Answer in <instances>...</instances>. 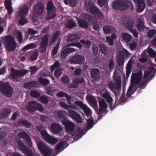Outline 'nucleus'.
Wrapping results in <instances>:
<instances>
[{
	"label": "nucleus",
	"instance_id": "6e6552de",
	"mask_svg": "<svg viewBox=\"0 0 156 156\" xmlns=\"http://www.w3.org/2000/svg\"><path fill=\"white\" fill-rule=\"evenodd\" d=\"M37 146L41 154L44 156H50L52 154L51 150L42 141L37 143Z\"/></svg>",
	"mask_w": 156,
	"mask_h": 156
},
{
	"label": "nucleus",
	"instance_id": "c03bdc74",
	"mask_svg": "<svg viewBox=\"0 0 156 156\" xmlns=\"http://www.w3.org/2000/svg\"><path fill=\"white\" fill-rule=\"evenodd\" d=\"M36 47L37 45L35 44L31 43L23 47L22 50L23 51H25L30 49H34Z\"/></svg>",
	"mask_w": 156,
	"mask_h": 156
},
{
	"label": "nucleus",
	"instance_id": "dca6fc26",
	"mask_svg": "<svg viewBox=\"0 0 156 156\" xmlns=\"http://www.w3.org/2000/svg\"><path fill=\"white\" fill-rule=\"evenodd\" d=\"M69 116L74 119L78 123L82 122V119L81 117L77 112L72 110H69L68 111Z\"/></svg>",
	"mask_w": 156,
	"mask_h": 156
},
{
	"label": "nucleus",
	"instance_id": "a19ab883",
	"mask_svg": "<svg viewBox=\"0 0 156 156\" xmlns=\"http://www.w3.org/2000/svg\"><path fill=\"white\" fill-rule=\"evenodd\" d=\"M87 98L94 106L97 105V101L94 97L90 95H87Z\"/></svg>",
	"mask_w": 156,
	"mask_h": 156
},
{
	"label": "nucleus",
	"instance_id": "79ce46f5",
	"mask_svg": "<svg viewBox=\"0 0 156 156\" xmlns=\"http://www.w3.org/2000/svg\"><path fill=\"white\" fill-rule=\"evenodd\" d=\"M104 32L105 34H109L112 33L114 30V29L112 27L108 26H104L103 28Z\"/></svg>",
	"mask_w": 156,
	"mask_h": 156
},
{
	"label": "nucleus",
	"instance_id": "864d4df0",
	"mask_svg": "<svg viewBox=\"0 0 156 156\" xmlns=\"http://www.w3.org/2000/svg\"><path fill=\"white\" fill-rule=\"evenodd\" d=\"M156 34V30L152 29L149 30L147 33V36L150 38L153 37Z\"/></svg>",
	"mask_w": 156,
	"mask_h": 156
},
{
	"label": "nucleus",
	"instance_id": "1a4fd4ad",
	"mask_svg": "<svg viewBox=\"0 0 156 156\" xmlns=\"http://www.w3.org/2000/svg\"><path fill=\"white\" fill-rule=\"evenodd\" d=\"M29 8L27 5H25L18 12V16L20 17L19 23L21 25H23L28 22L27 20L26 19V16L29 11Z\"/></svg>",
	"mask_w": 156,
	"mask_h": 156
},
{
	"label": "nucleus",
	"instance_id": "f257e3e1",
	"mask_svg": "<svg viewBox=\"0 0 156 156\" xmlns=\"http://www.w3.org/2000/svg\"><path fill=\"white\" fill-rule=\"evenodd\" d=\"M142 76L143 74L141 71L132 74L131 76L130 85L126 93L127 96L130 97L132 95L134 94L137 89L138 88H136L135 89L134 87L139 84L140 82L142 81Z\"/></svg>",
	"mask_w": 156,
	"mask_h": 156
},
{
	"label": "nucleus",
	"instance_id": "39448f33",
	"mask_svg": "<svg viewBox=\"0 0 156 156\" xmlns=\"http://www.w3.org/2000/svg\"><path fill=\"white\" fill-rule=\"evenodd\" d=\"M2 41L4 44L5 48L7 51H13L15 50L17 45L12 36L9 35L3 37Z\"/></svg>",
	"mask_w": 156,
	"mask_h": 156
},
{
	"label": "nucleus",
	"instance_id": "4d7b16f0",
	"mask_svg": "<svg viewBox=\"0 0 156 156\" xmlns=\"http://www.w3.org/2000/svg\"><path fill=\"white\" fill-rule=\"evenodd\" d=\"M60 66V64L57 61L55 62L54 64L51 66V71L53 72L55 69H58Z\"/></svg>",
	"mask_w": 156,
	"mask_h": 156
},
{
	"label": "nucleus",
	"instance_id": "bb28decb",
	"mask_svg": "<svg viewBox=\"0 0 156 156\" xmlns=\"http://www.w3.org/2000/svg\"><path fill=\"white\" fill-rule=\"evenodd\" d=\"M17 123L20 126H23L26 128H29L32 125V123L28 121L23 119L19 120Z\"/></svg>",
	"mask_w": 156,
	"mask_h": 156
},
{
	"label": "nucleus",
	"instance_id": "e2e57ef3",
	"mask_svg": "<svg viewBox=\"0 0 156 156\" xmlns=\"http://www.w3.org/2000/svg\"><path fill=\"white\" fill-rule=\"evenodd\" d=\"M28 32L29 34H31V36L30 37V39H32L33 38V37L32 36V35L37 34V31L34 30L32 29L29 28L28 29Z\"/></svg>",
	"mask_w": 156,
	"mask_h": 156
},
{
	"label": "nucleus",
	"instance_id": "f3484780",
	"mask_svg": "<svg viewBox=\"0 0 156 156\" xmlns=\"http://www.w3.org/2000/svg\"><path fill=\"white\" fill-rule=\"evenodd\" d=\"M74 103L80 107L86 115L87 117H90L91 116V110L86 105L83 103L82 101H75Z\"/></svg>",
	"mask_w": 156,
	"mask_h": 156
},
{
	"label": "nucleus",
	"instance_id": "f704fd0d",
	"mask_svg": "<svg viewBox=\"0 0 156 156\" xmlns=\"http://www.w3.org/2000/svg\"><path fill=\"white\" fill-rule=\"evenodd\" d=\"M132 61L130 60L128 62L126 67V77H128L130 75L132 69Z\"/></svg>",
	"mask_w": 156,
	"mask_h": 156
},
{
	"label": "nucleus",
	"instance_id": "aec40b11",
	"mask_svg": "<svg viewBox=\"0 0 156 156\" xmlns=\"http://www.w3.org/2000/svg\"><path fill=\"white\" fill-rule=\"evenodd\" d=\"M91 78L94 81L98 80L101 78L100 72L97 68H93L90 71Z\"/></svg>",
	"mask_w": 156,
	"mask_h": 156
},
{
	"label": "nucleus",
	"instance_id": "774afa93",
	"mask_svg": "<svg viewBox=\"0 0 156 156\" xmlns=\"http://www.w3.org/2000/svg\"><path fill=\"white\" fill-rule=\"evenodd\" d=\"M25 154L26 156H39L37 154H34L31 149L26 153Z\"/></svg>",
	"mask_w": 156,
	"mask_h": 156
},
{
	"label": "nucleus",
	"instance_id": "a211bd4d",
	"mask_svg": "<svg viewBox=\"0 0 156 156\" xmlns=\"http://www.w3.org/2000/svg\"><path fill=\"white\" fill-rule=\"evenodd\" d=\"M18 136L20 138L23 139L26 142V144L29 147H32V144L31 139L28 134L25 131L20 132L18 134Z\"/></svg>",
	"mask_w": 156,
	"mask_h": 156
},
{
	"label": "nucleus",
	"instance_id": "6e6d98bb",
	"mask_svg": "<svg viewBox=\"0 0 156 156\" xmlns=\"http://www.w3.org/2000/svg\"><path fill=\"white\" fill-rule=\"evenodd\" d=\"M59 43H58L54 47L53 49H52L51 52V54L53 56H55L59 48Z\"/></svg>",
	"mask_w": 156,
	"mask_h": 156
},
{
	"label": "nucleus",
	"instance_id": "f8f14e48",
	"mask_svg": "<svg viewBox=\"0 0 156 156\" xmlns=\"http://www.w3.org/2000/svg\"><path fill=\"white\" fill-rule=\"evenodd\" d=\"M98 100L100 109L99 111L97 112V114L99 115V119H102L103 116L102 115V113L106 112L107 104L103 99L100 98Z\"/></svg>",
	"mask_w": 156,
	"mask_h": 156
},
{
	"label": "nucleus",
	"instance_id": "a18cd8bd",
	"mask_svg": "<svg viewBox=\"0 0 156 156\" xmlns=\"http://www.w3.org/2000/svg\"><path fill=\"white\" fill-rule=\"evenodd\" d=\"M38 81L41 84L44 86H47L49 83V81L48 80L41 77H40L39 78Z\"/></svg>",
	"mask_w": 156,
	"mask_h": 156
},
{
	"label": "nucleus",
	"instance_id": "ddd939ff",
	"mask_svg": "<svg viewBox=\"0 0 156 156\" xmlns=\"http://www.w3.org/2000/svg\"><path fill=\"white\" fill-rule=\"evenodd\" d=\"M102 97L106 99L107 103L110 104V108L111 110H113L117 106V105L116 104V101L114 106H112V101L113 99L112 97H111L109 94L108 91L106 90L104 93H102L101 94ZM116 98V101L117 97Z\"/></svg>",
	"mask_w": 156,
	"mask_h": 156
},
{
	"label": "nucleus",
	"instance_id": "423d86ee",
	"mask_svg": "<svg viewBox=\"0 0 156 156\" xmlns=\"http://www.w3.org/2000/svg\"><path fill=\"white\" fill-rule=\"evenodd\" d=\"M13 89L8 82H0V92L6 97H11L13 93Z\"/></svg>",
	"mask_w": 156,
	"mask_h": 156
},
{
	"label": "nucleus",
	"instance_id": "4c0bfd02",
	"mask_svg": "<svg viewBox=\"0 0 156 156\" xmlns=\"http://www.w3.org/2000/svg\"><path fill=\"white\" fill-rule=\"evenodd\" d=\"M123 41L125 42H129L131 41L132 36L127 33H123L122 34Z\"/></svg>",
	"mask_w": 156,
	"mask_h": 156
},
{
	"label": "nucleus",
	"instance_id": "393cba45",
	"mask_svg": "<svg viewBox=\"0 0 156 156\" xmlns=\"http://www.w3.org/2000/svg\"><path fill=\"white\" fill-rule=\"evenodd\" d=\"M75 51V49L71 48H67L62 51L60 54V56L62 58H65L69 54Z\"/></svg>",
	"mask_w": 156,
	"mask_h": 156
},
{
	"label": "nucleus",
	"instance_id": "c9c22d12",
	"mask_svg": "<svg viewBox=\"0 0 156 156\" xmlns=\"http://www.w3.org/2000/svg\"><path fill=\"white\" fill-rule=\"evenodd\" d=\"M41 136L47 142H49L52 136L49 135L46 130H43L41 132Z\"/></svg>",
	"mask_w": 156,
	"mask_h": 156
},
{
	"label": "nucleus",
	"instance_id": "412c9836",
	"mask_svg": "<svg viewBox=\"0 0 156 156\" xmlns=\"http://www.w3.org/2000/svg\"><path fill=\"white\" fill-rule=\"evenodd\" d=\"M44 11L43 5L41 2H38L34 6L33 11L36 14H41Z\"/></svg>",
	"mask_w": 156,
	"mask_h": 156
},
{
	"label": "nucleus",
	"instance_id": "7c9ffc66",
	"mask_svg": "<svg viewBox=\"0 0 156 156\" xmlns=\"http://www.w3.org/2000/svg\"><path fill=\"white\" fill-rule=\"evenodd\" d=\"M11 111V109L10 108H5L2 112H0V119L7 117L10 114Z\"/></svg>",
	"mask_w": 156,
	"mask_h": 156
},
{
	"label": "nucleus",
	"instance_id": "0eeeda50",
	"mask_svg": "<svg viewBox=\"0 0 156 156\" xmlns=\"http://www.w3.org/2000/svg\"><path fill=\"white\" fill-rule=\"evenodd\" d=\"M92 19V16L89 14H84L81 16V17L77 18L76 20L79 26L81 27L87 28L89 24L87 20L90 21Z\"/></svg>",
	"mask_w": 156,
	"mask_h": 156
},
{
	"label": "nucleus",
	"instance_id": "3c124183",
	"mask_svg": "<svg viewBox=\"0 0 156 156\" xmlns=\"http://www.w3.org/2000/svg\"><path fill=\"white\" fill-rule=\"evenodd\" d=\"M61 34V32L59 31H57L55 32L51 40V43H54L55 42L56 40L60 36Z\"/></svg>",
	"mask_w": 156,
	"mask_h": 156
},
{
	"label": "nucleus",
	"instance_id": "09e8293b",
	"mask_svg": "<svg viewBox=\"0 0 156 156\" xmlns=\"http://www.w3.org/2000/svg\"><path fill=\"white\" fill-rule=\"evenodd\" d=\"M87 128L88 129H89L92 128L94 124V120L92 118H90L87 121Z\"/></svg>",
	"mask_w": 156,
	"mask_h": 156
},
{
	"label": "nucleus",
	"instance_id": "4468645a",
	"mask_svg": "<svg viewBox=\"0 0 156 156\" xmlns=\"http://www.w3.org/2000/svg\"><path fill=\"white\" fill-rule=\"evenodd\" d=\"M48 34L44 35L41 38L42 41L40 43L39 50L41 53L45 52L46 50L48 43Z\"/></svg>",
	"mask_w": 156,
	"mask_h": 156
},
{
	"label": "nucleus",
	"instance_id": "69168bd1",
	"mask_svg": "<svg viewBox=\"0 0 156 156\" xmlns=\"http://www.w3.org/2000/svg\"><path fill=\"white\" fill-rule=\"evenodd\" d=\"M129 45L132 50H134L137 47V44L135 42H133L130 43Z\"/></svg>",
	"mask_w": 156,
	"mask_h": 156
},
{
	"label": "nucleus",
	"instance_id": "5fc2aeb1",
	"mask_svg": "<svg viewBox=\"0 0 156 156\" xmlns=\"http://www.w3.org/2000/svg\"><path fill=\"white\" fill-rule=\"evenodd\" d=\"M30 95L31 97L37 98L40 96V94L36 90H32L30 91Z\"/></svg>",
	"mask_w": 156,
	"mask_h": 156
},
{
	"label": "nucleus",
	"instance_id": "473e14b6",
	"mask_svg": "<svg viewBox=\"0 0 156 156\" xmlns=\"http://www.w3.org/2000/svg\"><path fill=\"white\" fill-rule=\"evenodd\" d=\"M4 4L6 9L8 10L9 14L12 13L13 10L12 6V1L11 0H5Z\"/></svg>",
	"mask_w": 156,
	"mask_h": 156
},
{
	"label": "nucleus",
	"instance_id": "7ed1b4c3",
	"mask_svg": "<svg viewBox=\"0 0 156 156\" xmlns=\"http://www.w3.org/2000/svg\"><path fill=\"white\" fill-rule=\"evenodd\" d=\"M113 8L118 10L123 11L129 8L131 11L134 10V7L130 0H116L113 2Z\"/></svg>",
	"mask_w": 156,
	"mask_h": 156
},
{
	"label": "nucleus",
	"instance_id": "9b49d317",
	"mask_svg": "<svg viewBox=\"0 0 156 156\" xmlns=\"http://www.w3.org/2000/svg\"><path fill=\"white\" fill-rule=\"evenodd\" d=\"M47 10L48 13L47 19L50 20L55 17V8L52 1L48 2L47 5Z\"/></svg>",
	"mask_w": 156,
	"mask_h": 156
},
{
	"label": "nucleus",
	"instance_id": "e433bc0d",
	"mask_svg": "<svg viewBox=\"0 0 156 156\" xmlns=\"http://www.w3.org/2000/svg\"><path fill=\"white\" fill-rule=\"evenodd\" d=\"M80 39V37L76 34H72L70 35L68 37L67 41L73 42L74 41H77Z\"/></svg>",
	"mask_w": 156,
	"mask_h": 156
},
{
	"label": "nucleus",
	"instance_id": "2eb2a0df",
	"mask_svg": "<svg viewBox=\"0 0 156 156\" xmlns=\"http://www.w3.org/2000/svg\"><path fill=\"white\" fill-rule=\"evenodd\" d=\"M63 125L65 126L66 130L68 133L73 132L75 129V124L66 118H64L61 121Z\"/></svg>",
	"mask_w": 156,
	"mask_h": 156
},
{
	"label": "nucleus",
	"instance_id": "680f3d73",
	"mask_svg": "<svg viewBox=\"0 0 156 156\" xmlns=\"http://www.w3.org/2000/svg\"><path fill=\"white\" fill-rule=\"evenodd\" d=\"M108 67L109 69L112 70L114 69V60L113 59H110Z\"/></svg>",
	"mask_w": 156,
	"mask_h": 156
},
{
	"label": "nucleus",
	"instance_id": "9d476101",
	"mask_svg": "<svg viewBox=\"0 0 156 156\" xmlns=\"http://www.w3.org/2000/svg\"><path fill=\"white\" fill-rule=\"evenodd\" d=\"M11 72L12 73L11 74V76L14 80L16 81H19L18 77H22L28 73V70L26 69L22 70H15L12 68H11Z\"/></svg>",
	"mask_w": 156,
	"mask_h": 156
},
{
	"label": "nucleus",
	"instance_id": "338daca9",
	"mask_svg": "<svg viewBox=\"0 0 156 156\" xmlns=\"http://www.w3.org/2000/svg\"><path fill=\"white\" fill-rule=\"evenodd\" d=\"M58 141V140L56 138H55L52 136L50 140L49 143L51 144L52 145L55 144Z\"/></svg>",
	"mask_w": 156,
	"mask_h": 156
},
{
	"label": "nucleus",
	"instance_id": "0e129e2a",
	"mask_svg": "<svg viewBox=\"0 0 156 156\" xmlns=\"http://www.w3.org/2000/svg\"><path fill=\"white\" fill-rule=\"evenodd\" d=\"M37 110L40 112H42L44 111V109L41 104L37 103L36 107V110Z\"/></svg>",
	"mask_w": 156,
	"mask_h": 156
},
{
	"label": "nucleus",
	"instance_id": "603ef678",
	"mask_svg": "<svg viewBox=\"0 0 156 156\" xmlns=\"http://www.w3.org/2000/svg\"><path fill=\"white\" fill-rule=\"evenodd\" d=\"M40 101L44 104H47L48 101V97L45 96L41 95L39 98Z\"/></svg>",
	"mask_w": 156,
	"mask_h": 156
},
{
	"label": "nucleus",
	"instance_id": "5701e85b",
	"mask_svg": "<svg viewBox=\"0 0 156 156\" xmlns=\"http://www.w3.org/2000/svg\"><path fill=\"white\" fill-rule=\"evenodd\" d=\"M51 128L52 131L57 134L59 133L62 129L60 125L56 122L51 124Z\"/></svg>",
	"mask_w": 156,
	"mask_h": 156
},
{
	"label": "nucleus",
	"instance_id": "b1692460",
	"mask_svg": "<svg viewBox=\"0 0 156 156\" xmlns=\"http://www.w3.org/2000/svg\"><path fill=\"white\" fill-rule=\"evenodd\" d=\"M37 103L34 101H31L28 102L27 106V109L30 112H33L36 110V107Z\"/></svg>",
	"mask_w": 156,
	"mask_h": 156
},
{
	"label": "nucleus",
	"instance_id": "c85d7f7f",
	"mask_svg": "<svg viewBox=\"0 0 156 156\" xmlns=\"http://www.w3.org/2000/svg\"><path fill=\"white\" fill-rule=\"evenodd\" d=\"M76 26V23L75 21L73 20H67L65 24V27L70 29L75 28Z\"/></svg>",
	"mask_w": 156,
	"mask_h": 156
},
{
	"label": "nucleus",
	"instance_id": "58836bf2",
	"mask_svg": "<svg viewBox=\"0 0 156 156\" xmlns=\"http://www.w3.org/2000/svg\"><path fill=\"white\" fill-rule=\"evenodd\" d=\"M84 81L83 78H74L73 80V82L74 85L75 87H77L79 83H81Z\"/></svg>",
	"mask_w": 156,
	"mask_h": 156
},
{
	"label": "nucleus",
	"instance_id": "de8ad7c7",
	"mask_svg": "<svg viewBox=\"0 0 156 156\" xmlns=\"http://www.w3.org/2000/svg\"><path fill=\"white\" fill-rule=\"evenodd\" d=\"M147 52L149 56L154 57H156V52L150 47H148L147 49Z\"/></svg>",
	"mask_w": 156,
	"mask_h": 156
},
{
	"label": "nucleus",
	"instance_id": "8fccbe9b",
	"mask_svg": "<svg viewBox=\"0 0 156 156\" xmlns=\"http://www.w3.org/2000/svg\"><path fill=\"white\" fill-rule=\"evenodd\" d=\"M38 53L37 51H35L34 52L31 54L30 59L31 61H34L36 60L38 56Z\"/></svg>",
	"mask_w": 156,
	"mask_h": 156
},
{
	"label": "nucleus",
	"instance_id": "49530a36",
	"mask_svg": "<svg viewBox=\"0 0 156 156\" xmlns=\"http://www.w3.org/2000/svg\"><path fill=\"white\" fill-rule=\"evenodd\" d=\"M101 52L105 55L107 54L108 51V48L106 45L103 44H101L100 45Z\"/></svg>",
	"mask_w": 156,
	"mask_h": 156
},
{
	"label": "nucleus",
	"instance_id": "cd10ccee",
	"mask_svg": "<svg viewBox=\"0 0 156 156\" xmlns=\"http://www.w3.org/2000/svg\"><path fill=\"white\" fill-rule=\"evenodd\" d=\"M17 143L19 149L24 154L30 149L24 145L22 141L20 140H18Z\"/></svg>",
	"mask_w": 156,
	"mask_h": 156
},
{
	"label": "nucleus",
	"instance_id": "a878e982",
	"mask_svg": "<svg viewBox=\"0 0 156 156\" xmlns=\"http://www.w3.org/2000/svg\"><path fill=\"white\" fill-rule=\"evenodd\" d=\"M83 130L81 128L79 127L76 128L72 136H74V138L77 140L82 137L83 134Z\"/></svg>",
	"mask_w": 156,
	"mask_h": 156
},
{
	"label": "nucleus",
	"instance_id": "4be33fe9",
	"mask_svg": "<svg viewBox=\"0 0 156 156\" xmlns=\"http://www.w3.org/2000/svg\"><path fill=\"white\" fill-rule=\"evenodd\" d=\"M137 4V11L138 12H142L144 9L145 5L144 0H133Z\"/></svg>",
	"mask_w": 156,
	"mask_h": 156
},
{
	"label": "nucleus",
	"instance_id": "72a5a7b5",
	"mask_svg": "<svg viewBox=\"0 0 156 156\" xmlns=\"http://www.w3.org/2000/svg\"><path fill=\"white\" fill-rule=\"evenodd\" d=\"M133 20L129 19L128 21L124 23V25L125 27L129 30H131L133 28Z\"/></svg>",
	"mask_w": 156,
	"mask_h": 156
},
{
	"label": "nucleus",
	"instance_id": "f03ea898",
	"mask_svg": "<svg viewBox=\"0 0 156 156\" xmlns=\"http://www.w3.org/2000/svg\"><path fill=\"white\" fill-rule=\"evenodd\" d=\"M113 79L115 82H109L108 86L110 90L114 94L116 97L119 95L121 90V77L115 74L114 73Z\"/></svg>",
	"mask_w": 156,
	"mask_h": 156
},
{
	"label": "nucleus",
	"instance_id": "2f4dec72",
	"mask_svg": "<svg viewBox=\"0 0 156 156\" xmlns=\"http://www.w3.org/2000/svg\"><path fill=\"white\" fill-rule=\"evenodd\" d=\"M37 84V81H31L25 83L24 85V87L27 89H30L32 88L36 87Z\"/></svg>",
	"mask_w": 156,
	"mask_h": 156
},
{
	"label": "nucleus",
	"instance_id": "6ab92c4d",
	"mask_svg": "<svg viewBox=\"0 0 156 156\" xmlns=\"http://www.w3.org/2000/svg\"><path fill=\"white\" fill-rule=\"evenodd\" d=\"M84 60V57L81 55H75L69 59V62L71 63L74 64H82Z\"/></svg>",
	"mask_w": 156,
	"mask_h": 156
},
{
	"label": "nucleus",
	"instance_id": "20e7f679",
	"mask_svg": "<svg viewBox=\"0 0 156 156\" xmlns=\"http://www.w3.org/2000/svg\"><path fill=\"white\" fill-rule=\"evenodd\" d=\"M85 2L86 8L91 14L96 16L100 19H102L103 17V13L92 0H85Z\"/></svg>",
	"mask_w": 156,
	"mask_h": 156
},
{
	"label": "nucleus",
	"instance_id": "c756f323",
	"mask_svg": "<svg viewBox=\"0 0 156 156\" xmlns=\"http://www.w3.org/2000/svg\"><path fill=\"white\" fill-rule=\"evenodd\" d=\"M56 96L58 98L66 97L68 101V103L69 104H71V97L67 93L62 91H60L57 93Z\"/></svg>",
	"mask_w": 156,
	"mask_h": 156
},
{
	"label": "nucleus",
	"instance_id": "052dcab7",
	"mask_svg": "<svg viewBox=\"0 0 156 156\" xmlns=\"http://www.w3.org/2000/svg\"><path fill=\"white\" fill-rule=\"evenodd\" d=\"M17 38L20 44L22 43L23 40V35L22 34L20 31L17 32Z\"/></svg>",
	"mask_w": 156,
	"mask_h": 156
},
{
	"label": "nucleus",
	"instance_id": "37998d69",
	"mask_svg": "<svg viewBox=\"0 0 156 156\" xmlns=\"http://www.w3.org/2000/svg\"><path fill=\"white\" fill-rule=\"evenodd\" d=\"M66 144V141H64L58 143L56 145L55 147V148L57 151H59L60 152V151H59L60 150L62 147L63 149H64L66 147H65Z\"/></svg>",
	"mask_w": 156,
	"mask_h": 156
},
{
	"label": "nucleus",
	"instance_id": "13d9d810",
	"mask_svg": "<svg viewBox=\"0 0 156 156\" xmlns=\"http://www.w3.org/2000/svg\"><path fill=\"white\" fill-rule=\"evenodd\" d=\"M62 74V70L60 69H56L55 72V76L57 78H59Z\"/></svg>",
	"mask_w": 156,
	"mask_h": 156
},
{
	"label": "nucleus",
	"instance_id": "bf43d9fd",
	"mask_svg": "<svg viewBox=\"0 0 156 156\" xmlns=\"http://www.w3.org/2000/svg\"><path fill=\"white\" fill-rule=\"evenodd\" d=\"M125 58H118L117 60V63L120 66H123L124 63Z\"/></svg>",
	"mask_w": 156,
	"mask_h": 156
},
{
	"label": "nucleus",
	"instance_id": "ea45409f",
	"mask_svg": "<svg viewBox=\"0 0 156 156\" xmlns=\"http://www.w3.org/2000/svg\"><path fill=\"white\" fill-rule=\"evenodd\" d=\"M137 28L138 30L141 31L144 30L145 29V26L144 25V21L140 20L137 23L136 25Z\"/></svg>",
	"mask_w": 156,
	"mask_h": 156
}]
</instances>
